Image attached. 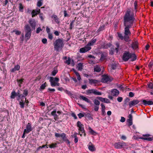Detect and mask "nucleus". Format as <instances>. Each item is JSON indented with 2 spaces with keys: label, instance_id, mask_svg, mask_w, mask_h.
Returning a JSON list of instances; mask_svg holds the SVG:
<instances>
[{
  "label": "nucleus",
  "instance_id": "nucleus-1",
  "mask_svg": "<svg viewBox=\"0 0 153 153\" xmlns=\"http://www.w3.org/2000/svg\"><path fill=\"white\" fill-rule=\"evenodd\" d=\"M135 18L134 13L129 9L126 12L123 18V25L125 27L124 31V40L127 42L128 41L131 32L129 30L133 25Z\"/></svg>",
  "mask_w": 153,
  "mask_h": 153
},
{
  "label": "nucleus",
  "instance_id": "nucleus-2",
  "mask_svg": "<svg viewBox=\"0 0 153 153\" xmlns=\"http://www.w3.org/2000/svg\"><path fill=\"white\" fill-rule=\"evenodd\" d=\"M55 50L58 51L59 49H62L64 46V44L62 39H58L53 43Z\"/></svg>",
  "mask_w": 153,
  "mask_h": 153
},
{
  "label": "nucleus",
  "instance_id": "nucleus-3",
  "mask_svg": "<svg viewBox=\"0 0 153 153\" xmlns=\"http://www.w3.org/2000/svg\"><path fill=\"white\" fill-rule=\"evenodd\" d=\"M25 38L26 40H29L30 38L32 32V30L30 26L27 24L25 26Z\"/></svg>",
  "mask_w": 153,
  "mask_h": 153
},
{
  "label": "nucleus",
  "instance_id": "nucleus-4",
  "mask_svg": "<svg viewBox=\"0 0 153 153\" xmlns=\"http://www.w3.org/2000/svg\"><path fill=\"white\" fill-rule=\"evenodd\" d=\"M114 146L117 149H120L123 148H126L127 146L126 143L123 142L115 143Z\"/></svg>",
  "mask_w": 153,
  "mask_h": 153
},
{
  "label": "nucleus",
  "instance_id": "nucleus-5",
  "mask_svg": "<svg viewBox=\"0 0 153 153\" xmlns=\"http://www.w3.org/2000/svg\"><path fill=\"white\" fill-rule=\"evenodd\" d=\"M77 126L79 128L78 130L79 131H80L82 134H84V135L85 136L86 134L85 132V130L84 129V125L82 124L79 121H78L77 123Z\"/></svg>",
  "mask_w": 153,
  "mask_h": 153
},
{
  "label": "nucleus",
  "instance_id": "nucleus-6",
  "mask_svg": "<svg viewBox=\"0 0 153 153\" xmlns=\"http://www.w3.org/2000/svg\"><path fill=\"white\" fill-rule=\"evenodd\" d=\"M113 79L112 77L106 75H104L102 76L101 81L103 82H108L111 81Z\"/></svg>",
  "mask_w": 153,
  "mask_h": 153
},
{
  "label": "nucleus",
  "instance_id": "nucleus-7",
  "mask_svg": "<svg viewBox=\"0 0 153 153\" xmlns=\"http://www.w3.org/2000/svg\"><path fill=\"white\" fill-rule=\"evenodd\" d=\"M87 93L88 94H93L95 95H102V93L98 91L97 90L92 89H89L87 91Z\"/></svg>",
  "mask_w": 153,
  "mask_h": 153
},
{
  "label": "nucleus",
  "instance_id": "nucleus-8",
  "mask_svg": "<svg viewBox=\"0 0 153 153\" xmlns=\"http://www.w3.org/2000/svg\"><path fill=\"white\" fill-rule=\"evenodd\" d=\"M150 136V135L149 134H143V136L146 137H139V138L143 140H146L149 141H151L153 140V137H149Z\"/></svg>",
  "mask_w": 153,
  "mask_h": 153
},
{
  "label": "nucleus",
  "instance_id": "nucleus-9",
  "mask_svg": "<svg viewBox=\"0 0 153 153\" xmlns=\"http://www.w3.org/2000/svg\"><path fill=\"white\" fill-rule=\"evenodd\" d=\"M130 54L131 53L129 52H124L122 57L123 60L125 62L128 61L130 58Z\"/></svg>",
  "mask_w": 153,
  "mask_h": 153
},
{
  "label": "nucleus",
  "instance_id": "nucleus-10",
  "mask_svg": "<svg viewBox=\"0 0 153 153\" xmlns=\"http://www.w3.org/2000/svg\"><path fill=\"white\" fill-rule=\"evenodd\" d=\"M91 48V47L87 44L84 47L80 49L79 52L82 53H85L90 50Z\"/></svg>",
  "mask_w": 153,
  "mask_h": 153
},
{
  "label": "nucleus",
  "instance_id": "nucleus-11",
  "mask_svg": "<svg viewBox=\"0 0 153 153\" xmlns=\"http://www.w3.org/2000/svg\"><path fill=\"white\" fill-rule=\"evenodd\" d=\"M33 130L31 124L30 123H28L26 125V128L25 129L24 131L28 134L31 131Z\"/></svg>",
  "mask_w": 153,
  "mask_h": 153
},
{
  "label": "nucleus",
  "instance_id": "nucleus-12",
  "mask_svg": "<svg viewBox=\"0 0 153 153\" xmlns=\"http://www.w3.org/2000/svg\"><path fill=\"white\" fill-rule=\"evenodd\" d=\"M54 78L53 77H51L50 78V80H49L51 82V85L52 87H55L56 86H59V84L58 82H55L53 80Z\"/></svg>",
  "mask_w": 153,
  "mask_h": 153
},
{
  "label": "nucleus",
  "instance_id": "nucleus-13",
  "mask_svg": "<svg viewBox=\"0 0 153 153\" xmlns=\"http://www.w3.org/2000/svg\"><path fill=\"white\" fill-rule=\"evenodd\" d=\"M40 12V10L38 8H36L35 10H32L31 14L33 17L36 16L38 14H39Z\"/></svg>",
  "mask_w": 153,
  "mask_h": 153
},
{
  "label": "nucleus",
  "instance_id": "nucleus-14",
  "mask_svg": "<svg viewBox=\"0 0 153 153\" xmlns=\"http://www.w3.org/2000/svg\"><path fill=\"white\" fill-rule=\"evenodd\" d=\"M55 136L56 137H61L62 140H65L66 137V134L65 133H63L61 134L55 133Z\"/></svg>",
  "mask_w": 153,
  "mask_h": 153
},
{
  "label": "nucleus",
  "instance_id": "nucleus-15",
  "mask_svg": "<svg viewBox=\"0 0 153 153\" xmlns=\"http://www.w3.org/2000/svg\"><path fill=\"white\" fill-rule=\"evenodd\" d=\"M111 92V95L117 97L119 94V91L116 89L112 90Z\"/></svg>",
  "mask_w": 153,
  "mask_h": 153
},
{
  "label": "nucleus",
  "instance_id": "nucleus-16",
  "mask_svg": "<svg viewBox=\"0 0 153 153\" xmlns=\"http://www.w3.org/2000/svg\"><path fill=\"white\" fill-rule=\"evenodd\" d=\"M97 99H98L101 102L105 103H110V101L108 99L106 98H102L101 97H97Z\"/></svg>",
  "mask_w": 153,
  "mask_h": 153
},
{
  "label": "nucleus",
  "instance_id": "nucleus-17",
  "mask_svg": "<svg viewBox=\"0 0 153 153\" xmlns=\"http://www.w3.org/2000/svg\"><path fill=\"white\" fill-rule=\"evenodd\" d=\"M29 22L32 29H33V30H35L36 26V23L35 21L34 20L30 19L29 20Z\"/></svg>",
  "mask_w": 153,
  "mask_h": 153
},
{
  "label": "nucleus",
  "instance_id": "nucleus-18",
  "mask_svg": "<svg viewBox=\"0 0 153 153\" xmlns=\"http://www.w3.org/2000/svg\"><path fill=\"white\" fill-rule=\"evenodd\" d=\"M56 110L54 109L51 113V115L53 116L54 119L56 121L59 119L58 116L56 114Z\"/></svg>",
  "mask_w": 153,
  "mask_h": 153
},
{
  "label": "nucleus",
  "instance_id": "nucleus-19",
  "mask_svg": "<svg viewBox=\"0 0 153 153\" xmlns=\"http://www.w3.org/2000/svg\"><path fill=\"white\" fill-rule=\"evenodd\" d=\"M79 98L80 100H82L85 101V102L89 103L90 104H91L92 102L89 99L86 98L85 97H84L82 95H80L79 97Z\"/></svg>",
  "mask_w": 153,
  "mask_h": 153
},
{
  "label": "nucleus",
  "instance_id": "nucleus-20",
  "mask_svg": "<svg viewBox=\"0 0 153 153\" xmlns=\"http://www.w3.org/2000/svg\"><path fill=\"white\" fill-rule=\"evenodd\" d=\"M140 101L138 100H133L130 101L129 103V105L131 107L132 106L134 105L139 103Z\"/></svg>",
  "mask_w": 153,
  "mask_h": 153
},
{
  "label": "nucleus",
  "instance_id": "nucleus-21",
  "mask_svg": "<svg viewBox=\"0 0 153 153\" xmlns=\"http://www.w3.org/2000/svg\"><path fill=\"white\" fill-rule=\"evenodd\" d=\"M51 18L57 24L59 23V19L58 18L57 16L55 15H53L51 16Z\"/></svg>",
  "mask_w": 153,
  "mask_h": 153
},
{
  "label": "nucleus",
  "instance_id": "nucleus-22",
  "mask_svg": "<svg viewBox=\"0 0 153 153\" xmlns=\"http://www.w3.org/2000/svg\"><path fill=\"white\" fill-rule=\"evenodd\" d=\"M107 56V54L105 52L102 53L101 55V57L100 58V60H104L106 59Z\"/></svg>",
  "mask_w": 153,
  "mask_h": 153
},
{
  "label": "nucleus",
  "instance_id": "nucleus-23",
  "mask_svg": "<svg viewBox=\"0 0 153 153\" xmlns=\"http://www.w3.org/2000/svg\"><path fill=\"white\" fill-rule=\"evenodd\" d=\"M132 48L133 49H136L138 48V43L137 42H133L131 45Z\"/></svg>",
  "mask_w": 153,
  "mask_h": 153
},
{
  "label": "nucleus",
  "instance_id": "nucleus-24",
  "mask_svg": "<svg viewBox=\"0 0 153 153\" xmlns=\"http://www.w3.org/2000/svg\"><path fill=\"white\" fill-rule=\"evenodd\" d=\"M97 41V39H96L93 38L91 40L89 41L88 43V45L89 46H92L94 45Z\"/></svg>",
  "mask_w": 153,
  "mask_h": 153
},
{
  "label": "nucleus",
  "instance_id": "nucleus-25",
  "mask_svg": "<svg viewBox=\"0 0 153 153\" xmlns=\"http://www.w3.org/2000/svg\"><path fill=\"white\" fill-rule=\"evenodd\" d=\"M131 61H134L136 59V56L135 54L131 53L130 58Z\"/></svg>",
  "mask_w": 153,
  "mask_h": 153
},
{
  "label": "nucleus",
  "instance_id": "nucleus-26",
  "mask_svg": "<svg viewBox=\"0 0 153 153\" xmlns=\"http://www.w3.org/2000/svg\"><path fill=\"white\" fill-rule=\"evenodd\" d=\"M89 82L90 84L92 85L97 83L98 82V81L96 79H89Z\"/></svg>",
  "mask_w": 153,
  "mask_h": 153
},
{
  "label": "nucleus",
  "instance_id": "nucleus-27",
  "mask_svg": "<svg viewBox=\"0 0 153 153\" xmlns=\"http://www.w3.org/2000/svg\"><path fill=\"white\" fill-rule=\"evenodd\" d=\"M28 94V91L27 89H25L23 91V92L22 94L21 95V98L23 97H25L27 96Z\"/></svg>",
  "mask_w": 153,
  "mask_h": 153
},
{
  "label": "nucleus",
  "instance_id": "nucleus-28",
  "mask_svg": "<svg viewBox=\"0 0 153 153\" xmlns=\"http://www.w3.org/2000/svg\"><path fill=\"white\" fill-rule=\"evenodd\" d=\"M83 64L81 63H78L76 66V68L78 70L81 71L82 69Z\"/></svg>",
  "mask_w": 153,
  "mask_h": 153
},
{
  "label": "nucleus",
  "instance_id": "nucleus-29",
  "mask_svg": "<svg viewBox=\"0 0 153 153\" xmlns=\"http://www.w3.org/2000/svg\"><path fill=\"white\" fill-rule=\"evenodd\" d=\"M94 71L97 72H99L101 71V69L100 67L98 65H96L94 68Z\"/></svg>",
  "mask_w": 153,
  "mask_h": 153
},
{
  "label": "nucleus",
  "instance_id": "nucleus-30",
  "mask_svg": "<svg viewBox=\"0 0 153 153\" xmlns=\"http://www.w3.org/2000/svg\"><path fill=\"white\" fill-rule=\"evenodd\" d=\"M88 148L90 151L92 152L94 151L95 150L94 146L93 145L88 146Z\"/></svg>",
  "mask_w": 153,
  "mask_h": 153
},
{
  "label": "nucleus",
  "instance_id": "nucleus-31",
  "mask_svg": "<svg viewBox=\"0 0 153 153\" xmlns=\"http://www.w3.org/2000/svg\"><path fill=\"white\" fill-rule=\"evenodd\" d=\"M73 71H74V72L76 76H77V79L79 81L81 79V78L80 76L79 73H78V72H77L75 70H73Z\"/></svg>",
  "mask_w": 153,
  "mask_h": 153
},
{
  "label": "nucleus",
  "instance_id": "nucleus-32",
  "mask_svg": "<svg viewBox=\"0 0 153 153\" xmlns=\"http://www.w3.org/2000/svg\"><path fill=\"white\" fill-rule=\"evenodd\" d=\"M17 96V94L15 91H13L11 93L10 98L11 99H14L16 96Z\"/></svg>",
  "mask_w": 153,
  "mask_h": 153
},
{
  "label": "nucleus",
  "instance_id": "nucleus-33",
  "mask_svg": "<svg viewBox=\"0 0 153 153\" xmlns=\"http://www.w3.org/2000/svg\"><path fill=\"white\" fill-rule=\"evenodd\" d=\"M43 0H39L37 3V6L38 7L42 6L43 4Z\"/></svg>",
  "mask_w": 153,
  "mask_h": 153
},
{
  "label": "nucleus",
  "instance_id": "nucleus-34",
  "mask_svg": "<svg viewBox=\"0 0 153 153\" xmlns=\"http://www.w3.org/2000/svg\"><path fill=\"white\" fill-rule=\"evenodd\" d=\"M88 129L89 132L93 135H95L96 134V133L95 131H94L89 126Z\"/></svg>",
  "mask_w": 153,
  "mask_h": 153
},
{
  "label": "nucleus",
  "instance_id": "nucleus-35",
  "mask_svg": "<svg viewBox=\"0 0 153 153\" xmlns=\"http://www.w3.org/2000/svg\"><path fill=\"white\" fill-rule=\"evenodd\" d=\"M19 10L20 12H23L24 7L22 4V3H19Z\"/></svg>",
  "mask_w": 153,
  "mask_h": 153
},
{
  "label": "nucleus",
  "instance_id": "nucleus-36",
  "mask_svg": "<svg viewBox=\"0 0 153 153\" xmlns=\"http://www.w3.org/2000/svg\"><path fill=\"white\" fill-rule=\"evenodd\" d=\"M25 104V103L22 100L19 102V104L21 108H24Z\"/></svg>",
  "mask_w": 153,
  "mask_h": 153
},
{
  "label": "nucleus",
  "instance_id": "nucleus-37",
  "mask_svg": "<svg viewBox=\"0 0 153 153\" xmlns=\"http://www.w3.org/2000/svg\"><path fill=\"white\" fill-rule=\"evenodd\" d=\"M101 106L102 112L104 113L105 112V106L103 103H101Z\"/></svg>",
  "mask_w": 153,
  "mask_h": 153
},
{
  "label": "nucleus",
  "instance_id": "nucleus-38",
  "mask_svg": "<svg viewBox=\"0 0 153 153\" xmlns=\"http://www.w3.org/2000/svg\"><path fill=\"white\" fill-rule=\"evenodd\" d=\"M93 102L95 105H99L100 103V101L97 99H94Z\"/></svg>",
  "mask_w": 153,
  "mask_h": 153
},
{
  "label": "nucleus",
  "instance_id": "nucleus-39",
  "mask_svg": "<svg viewBox=\"0 0 153 153\" xmlns=\"http://www.w3.org/2000/svg\"><path fill=\"white\" fill-rule=\"evenodd\" d=\"M17 96L18 97V98L17 99V100H19V99L21 98V95L22 94H21V91L19 90H18L17 93H16Z\"/></svg>",
  "mask_w": 153,
  "mask_h": 153
},
{
  "label": "nucleus",
  "instance_id": "nucleus-40",
  "mask_svg": "<svg viewBox=\"0 0 153 153\" xmlns=\"http://www.w3.org/2000/svg\"><path fill=\"white\" fill-rule=\"evenodd\" d=\"M57 144L56 143H52L49 145V147L50 148L52 149L56 147Z\"/></svg>",
  "mask_w": 153,
  "mask_h": 153
},
{
  "label": "nucleus",
  "instance_id": "nucleus-41",
  "mask_svg": "<svg viewBox=\"0 0 153 153\" xmlns=\"http://www.w3.org/2000/svg\"><path fill=\"white\" fill-rule=\"evenodd\" d=\"M46 83L45 82V83L42 84L40 87V89L41 90H44L45 89V87H46Z\"/></svg>",
  "mask_w": 153,
  "mask_h": 153
},
{
  "label": "nucleus",
  "instance_id": "nucleus-42",
  "mask_svg": "<svg viewBox=\"0 0 153 153\" xmlns=\"http://www.w3.org/2000/svg\"><path fill=\"white\" fill-rule=\"evenodd\" d=\"M127 122L128 123V125L129 126H131L132 124V120L131 119H127Z\"/></svg>",
  "mask_w": 153,
  "mask_h": 153
},
{
  "label": "nucleus",
  "instance_id": "nucleus-43",
  "mask_svg": "<svg viewBox=\"0 0 153 153\" xmlns=\"http://www.w3.org/2000/svg\"><path fill=\"white\" fill-rule=\"evenodd\" d=\"M71 62V59L70 57H68V59L66 60L65 63L67 64L68 65H69Z\"/></svg>",
  "mask_w": 153,
  "mask_h": 153
},
{
  "label": "nucleus",
  "instance_id": "nucleus-44",
  "mask_svg": "<svg viewBox=\"0 0 153 153\" xmlns=\"http://www.w3.org/2000/svg\"><path fill=\"white\" fill-rule=\"evenodd\" d=\"M84 113H79V114H78L77 115L79 117V118L80 119H81L82 117H83L84 116Z\"/></svg>",
  "mask_w": 153,
  "mask_h": 153
},
{
  "label": "nucleus",
  "instance_id": "nucleus-45",
  "mask_svg": "<svg viewBox=\"0 0 153 153\" xmlns=\"http://www.w3.org/2000/svg\"><path fill=\"white\" fill-rule=\"evenodd\" d=\"M115 45L116 48H115V50L117 52L118 51L119 48V44L118 42H117L115 44Z\"/></svg>",
  "mask_w": 153,
  "mask_h": 153
},
{
  "label": "nucleus",
  "instance_id": "nucleus-46",
  "mask_svg": "<svg viewBox=\"0 0 153 153\" xmlns=\"http://www.w3.org/2000/svg\"><path fill=\"white\" fill-rule=\"evenodd\" d=\"M58 72L57 70H54L51 73V75L53 76H55Z\"/></svg>",
  "mask_w": 153,
  "mask_h": 153
},
{
  "label": "nucleus",
  "instance_id": "nucleus-47",
  "mask_svg": "<svg viewBox=\"0 0 153 153\" xmlns=\"http://www.w3.org/2000/svg\"><path fill=\"white\" fill-rule=\"evenodd\" d=\"M118 34V36L120 39L122 40L123 39H124V37L123 36L122 34L121 33H117Z\"/></svg>",
  "mask_w": 153,
  "mask_h": 153
},
{
  "label": "nucleus",
  "instance_id": "nucleus-48",
  "mask_svg": "<svg viewBox=\"0 0 153 153\" xmlns=\"http://www.w3.org/2000/svg\"><path fill=\"white\" fill-rule=\"evenodd\" d=\"M14 68L16 71H18L20 68V66L19 65H16L15 66Z\"/></svg>",
  "mask_w": 153,
  "mask_h": 153
},
{
  "label": "nucleus",
  "instance_id": "nucleus-49",
  "mask_svg": "<svg viewBox=\"0 0 153 153\" xmlns=\"http://www.w3.org/2000/svg\"><path fill=\"white\" fill-rule=\"evenodd\" d=\"M148 86L150 89H153V83H150L148 85Z\"/></svg>",
  "mask_w": 153,
  "mask_h": 153
},
{
  "label": "nucleus",
  "instance_id": "nucleus-50",
  "mask_svg": "<svg viewBox=\"0 0 153 153\" xmlns=\"http://www.w3.org/2000/svg\"><path fill=\"white\" fill-rule=\"evenodd\" d=\"M42 30L41 29L40 27H38L37 28L36 30V33H39L41 31H42Z\"/></svg>",
  "mask_w": 153,
  "mask_h": 153
},
{
  "label": "nucleus",
  "instance_id": "nucleus-51",
  "mask_svg": "<svg viewBox=\"0 0 153 153\" xmlns=\"http://www.w3.org/2000/svg\"><path fill=\"white\" fill-rule=\"evenodd\" d=\"M99 109V105H95L94 106V110L96 111H98Z\"/></svg>",
  "mask_w": 153,
  "mask_h": 153
},
{
  "label": "nucleus",
  "instance_id": "nucleus-52",
  "mask_svg": "<svg viewBox=\"0 0 153 153\" xmlns=\"http://www.w3.org/2000/svg\"><path fill=\"white\" fill-rule=\"evenodd\" d=\"M65 92L66 93V94H67L71 96L72 95V94L71 93V92L70 91H68L67 90H65Z\"/></svg>",
  "mask_w": 153,
  "mask_h": 153
},
{
  "label": "nucleus",
  "instance_id": "nucleus-53",
  "mask_svg": "<svg viewBox=\"0 0 153 153\" xmlns=\"http://www.w3.org/2000/svg\"><path fill=\"white\" fill-rule=\"evenodd\" d=\"M123 98L121 97H119L117 99V101L119 102H121L123 100Z\"/></svg>",
  "mask_w": 153,
  "mask_h": 153
},
{
  "label": "nucleus",
  "instance_id": "nucleus-54",
  "mask_svg": "<svg viewBox=\"0 0 153 153\" xmlns=\"http://www.w3.org/2000/svg\"><path fill=\"white\" fill-rule=\"evenodd\" d=\"M147 101H146L145 100H142V102H143V104H144V105H148V104H147V103H148Z\"/></svg>",
  "mask_w": 153,
  "mask_h": 153
},
{
  "label": "nucleus",
  "instance_id": "nucleus-55",
  "mask_svg": "<svg viewBox=\"0 0 153 153\" xmlns=\"http://www.w3.org/2000/svg\"><path fill=\"white\" fill-rule=\"evenodd\" d=\"M55 91V90L54 88H48V91L50 92H54Z\"/></svg>",
  "mask_w": 153,
  "mask_h": 153
},
{
  "label": "nucleus",
  "instance_id": "nucleus-56",
  "mask_svg": "<svg viewBox=\"0 0 153 153\" xmlns=\"http://www.w3.org/2000/svg\"><path fill=\"white\" fill-rule=\"evenodd\" d=\"M48 37L50 39L52 40L53 38L52 34L51 33H48Z\"/></svg>",
  "mask_w": 153,
  "mask_h": 153
},
{
  "label": "nucleus",
  "instance_id": "nucleus-57",
  "mask_svg": "<svg viewBox=\"0 0 153 153\" xmlns=\"http://www.w3.org/2000/svg\"><path fill=\"white\" fill-rule=\"evenodd\" d=\"M104 29V25H102L100 26L99 28L98 29V30L99 31H101L103 30Z\"/></svg>",
  "mask_w": 153,
  "mask_h": 153
},
{
  "label": "nucleus",
  "instance_id": "nucleus-58",
  "mask_svg": "<svg viewBox=\"0 0 153 153\" xmlns=\"http://www.w3.org/2000/svg\"><path fill=\"white\" fill-rule=\"evenodd\" d=\"M39 14V16L42 21H43L44 18L43 17V14L42 13Z\"/></svg>",
  "mask_w": 153,
  "mask_h": 153
},
{
  "label": "nucleus",
  "instance_id": "nucleus-59",
  "mask_svg": "<svg viewBox=\"0 0 153 153\" xmlns=\"http://www.w3.org/2000/svg\"><path fill=\"white\" fill-rule=\"evenodd\" d=\"M116 65L113 64L111 65V68L113 70H115L116 69Z\"/></svg>",
  "mask_w": 153,
  "mask_h": 153
},
{
  "label": "nucleus",
  "instance_id": "nucleus-60",
  "mask_svg": "<svg viewBox=\"0 0 153 153\" xmlns=\"http://www.w3.org/2000/svg\"><path fill=\"white\" fill-rule=\"evenodd\" d=\"M24 79H17V81L20 84H22L23 82Z\"/></svg>",
  "mask_w": 153,
  "mask_h": 153
},
{
  "label": "nucleus",
  "instance_id": "nucleus-61",
  "mask_svg": "<svg viewBox=\"0 0 153 153\" xmlns=\"http://www.w3.org/2000/svg\"><path fill=\"white\" fill-rule=\"evenodd\" d=\"M42 42L43 44H46L47 42V39H46L44 38L42 40Z\"/></svg>",
  "mask_w": 153,
  "mask_h": 153
},
{
  "label": "nucleus",
  "instance_id": "nucleus-62",
  "mask_svg": "<svg viewBox=\"0 0 153 153\" xmlns=\"http://www.w3.org/2000/svg\"><path fill=\"white\" fill-rule=\"evenodd\" d=\"M147 102H148V103H147L148 105H150L153 104V102L152 101H150V100L148 101Z\"/></svg>",
  "mask_w": 153,
  "mask_h": 153
},
{
  "label": "nucleus",
  "instance_id": "nucleus-63",
  "mask_svg": "<svg viewBox=\"0 0 153 153\" xmlns=\"http://www.w3.org/2000/svg\"><path fill=\"white\" fill-rule=\"evenodd\" d=\"M71 116L75 119H77V117L75 113H73L71 114Z\"/></svg>",
  "mask_w": 153,
  "mask_h": 153
},
{
  "label": "nucleus",
  "instance_id": "nucleus-64",
  "mask_svg": "<svg viewBox=\"0 0 153 153\" xmlns=\"http://www.w3.org/2000/svg\"><path fill=\"white\" fill-rule=\"evenodd\" d=\"M125 121V118L123 117H121V119L120 120V121L121 122H124Z\"/></svg>",
  "mask_w": 153,
  "mask_h": 153
}]
</instances>
